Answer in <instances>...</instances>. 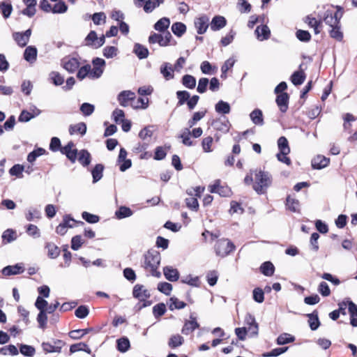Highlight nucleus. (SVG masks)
Instances as JSON below:
<instances>
[{
	"instance_id": "nucleus-54",
	"label": "nucleus",
	"mask_w": 357,
	"mask_h": 357,
	"mask_svg": "<svg viewBox=\"0 0 357 357\" xmlns=\"http://www.w3.org/2000/svg\"><path fill=\"white\" fill-rule=\"evenodd\" d=\"M166 312L167 308L164 303H159L153 307V314L155 319L161 317Z\"/></svg>"
},
{
	"instance_id": "nucleus-8",
	"label": "nucleus",
	"mask_w": 357,
	"mask_h": 357,
	"mask_svg": "<svg viewBox=\"0 0 357 357\" xmlns=\"http://www.w3.org/2000/svg\"><path fill=\"white\" fill-rule=\"evenodd\" d=\"M73 151H76V160H77L84 167H86L91 164L92 157L87 149H83L79 151L73 147Z\"/></svg>"
},
{
	"instance_id": "nucleus-26",
	"label": "nucleus",
	"mask_w": 357,
	"mask_h": 357,
	"mask_svg": "<svg viewBox=\"0 0 357 357\" xmlns=\"http://www.w3.org/2000/svg\"><path fill=\"white\" fill-rule=\"evenodd\" d=\"M275 266L271 261L263 262L259 266V271L261 274L266 277H271L274 275Z\"/></svg>"
},
{
	"instance_id": "nucleus-17",
	"label": "nucleus",
	"mask_w": 357,
	"mask_h": 357,
	"mask_svg": "<svg viewBox=\"0 0 357 357\" xmlns=\"http://www.w3.org/2000/svg\"><path fill=\"white\" fill-rule=\"evenodd\" d=\"M308 318L307 322L310 328L312 331H317L321 326V321L319 318V312L317 310H313L311 313L307 314Z\"/></svg>"
},
{
	"instance_id": "nucleus-44",
	"label": "nucleus",
	"mask_w": 357,
	"mask_h": 357,
	"mask_svg": "<svg viewBox=\"0 0 357 357\" xmlns=\"http://www.w3.org/2000/svg\"><path fill=\"white\" fill-rule=\"evenodd\" d=\"M80 351H85L87 354L91 353V349L85 342H81L79 343L73 344L70 346V352L71 354Z\"/></svg>"
},
{
	"instance_id": "nucleus-57",
	"label": "nucleus",
	"mask_w": 357,
	"mask_h": 357,
	"mask_svg": "<svg viewBox=\"0 0 357 357\" xmlns=\"http://www.w3.org/2000/svg\"><path fill=\"white\" fill-rule=\"evenodd\" d=\"M24 171V166L23 165L15 164L10 168L8 172L11 176H16L17 178H22Z\"/></svg>"
},
{
	"instance_id": "nucleus-9",
	"label": "nucleus",
	"mask_w": 357,
	"mask_h": 357,
	"mask_svg": "<svg viewBox=\"0 0 357 357\" xmlns=\"http://www.w3.org/2000/svg\"><path fill=\"white\" fill-rule=\"evenodd\" d=\"M195 26L197 29V33L202 35L206 32L209 26V18L207 15H203L199 17H197L194 22Z\"/></svg>"
},
{
	"instance_id": "nucleus-10",
	"label": "nucleus",
	"mask_w": 357,
	"mask_h": 357,
	"mask_svg": "<svg viewBox=\"0 0 357 357\" xmlns=\"http://www.w3.org/2000/svg\"><path fill=\"white\" fill-rule=\"evenodd\" d=\"M79 65V61L75 57L64 58L61 60L62 67L70 73L75 72Z\"/></svg>"
},
{
	"instance_id": "nucleus-16",
	"label": "nucleus",
	"mask_w": 357,
	"mask_h": 357,
	"mask_svg": "<svg viewBox=\"0 0 357 357\" xmlns=\"http://www.w3.org/2000/svg\"><path fill=\"white\" fill-rule=\"evenodd\" d=\"M227 21L224 16L216 15H215L210 23L211 29L213 31H217L227 25Z\"/></svg>"
},
{
	"instance_id": "nucleus-13",
	"label": "nucleus",
	"mask_w": 357,
	"mask_h": 357,
	"mask_svg": "<svg viewBox=\"0 0 357 357\" xmlns=\"http://www.w3.org/2000/svg\"><path fill=\"white\" fill-rule=\"evenodd\" d=\"M38 49L34 45H29L25 48L23 53L24 59L30 64L34 63L37 60Z\"/></svg>"
},
{
	"instance_id": "nucleus-34",
	"label": "nucleus",
	"mask_w": 357,
	"mask_h": 357,
	"mask_svg": "<svg viewBox=\"0 0 357 357\" xmlns=\"http://www.w3.org/2000/svg\"><path fill=\"white\" fill-rule=\"evenodd\" d=\"M45 248L47 249V256L50 259L57 258L61 252L60 248L54 243L47 242L45 243Z\"/></svg>"
},
{
	"instance_id": "nucleus-21",
	"label": "nucleus",
	"mask_w": 357,
	"mask_h": 357,
	"mask_svg": "<svg viewBox=\"0 0 357 357\" xmlns=\"http://www.w3.org/2000/svg\"><path fill=\"white\" fill-rule=\"evenodd\" d=\"M173 66L169 62H164L160 67V73L165 80H170L174 77Z\"/></svg>"
},
{
	"instance_id": "nucleus-18",
	"label": "nucleus",
	"mask_w": 357,
	"mask_h": 357,
	"mask_svg": "<svg viewBox=\"0 0 357 357\" xmlns=\"http://www.w3.org/2000/svg\"><path fill=\"white\" fill-rule=\"evenodd\" d=\"M165 278L169 282H176L180 278V273L177 268L171 266H166L163 268Z\"/></svg>"
},
{
	"instance_id": "nucleus-35",
	"label": "nucleus",
	"mask_w": 357,
	"mask_h": 357,
	"mask_svg": "<svg viewBox=\"0 0 357 357\" xmlns=\"http://www.w3.org/2000/svg\"><path fill=\"white\" fill-rule=\"evenodd\" d=\"M19 353L25 357H33L36 354V349L33 346L24 343L18 344Z\"/></svg>"
},
{
	"instance_id": "nucleus-2",
	"label": "nucleus",
	"mask_w": 357,
	"mask_h": 357,
	"mask_svg": "<svg viewBox=\"0 0 357 357\" xmlns=\"http://www.w3.org/2000/svg\"><path fill=\"white\" fill-rule=\"evenodd\" d=\"M144 268H149L151 269V274L152 276L157 278H161V273L158 271L160 265L161 256L160 252L154 249L149 250L144 255Z\"/></svg>"
},
{
	"instance_id": "nucleus-29",
	"label": "nucleus",
	"mask_w": 357,
	"mask_h": 357,
	"mask_svg": "<svg viewBox=\"0 0 357 357\" xmlns=\"http://www.w3.org/2000/svg\"><path fill=\"white\" fill-rule=\"evenodd\" d=\"M250 120L257 126H263L264 124V116L262 111L256 108L250 114Z\"/></svg>"
},
{
	"instance_id": "nucleus-60",
	"label": "nucleus",
	"mask_w": 357,
	"mask_h": 357,
	"mask_svg": "<svg viewBox=\"0 0 357 357\" xmlns=\"http://www.w3.org/2000/svg\"><path fill=\"white\" fill-rule=\"evenodd\" d=\"M172 284L167 282H160L158 284V290L166 296H169L172 291Z\"/></svg>"
},
{
	"instance_id": "nucleus-63",
	"label": "nucleus",
	"mask_w": 357,
	"mask_h": 357,
	"mask_svg": "<svg viewBox=\"0 0 357 357\" xmlns=\"http://www.w3.org/2000/svg\"><path fill=\"white\" fill-rule=\"evenodd\" d=\"M82 218L89 224H96L100 221V216L87 211L82 213Z\"/></svg>"
},
{
	"instance_id": "nucleus-14",
	"label": "nucleus",
	"mask_w": 357,
	"mask_h": 357,
	"mask_svg": "<svg viewBox=\"0 0 357 357\" xmlns=\"http://www.w3.org/2000/svg\"><path fill=\"white\" fill-rule=\"evenodd\" d=\"M289 98L288 93H282L276 96L275 102L282 113H285L287 111Z\"/></svg>"
},
{
	"instance_id": "nucleus-36",
	"label": "nucleus",
	"mask_w": 357,
	"mask_h": 357,
	"mask_svg": "<svg viewBox=\"0 0 357 357\" xmlns=\"http://www.w3.org/2000/svg\"><path fill=\"white\" fill-rule=\"evenodd\" d=\"M133 211L132 209L126 206H121L115 211V217L118 220L126 218L132 215Z\"/></svg>"
},
{
	"instance_id": "nucleus-38",
	"label": "nucleus",
	"mask_w": 357,
	"mask_h": 357,
	"mask_svg": "<svg viewBox=\"0 0 357 357\" xmlns=\"http://www.w3.org/2000/svg\"><path fill=\"white\" fill-rule=\"evenodd\" d=\"M331 29L329 31L330 36L336 40L337 41L341 42L343 40V32L341 31V24H333Z\"/></svg>"
},
{
	"instance_id": "nucleus-37",
	"label": "nucleus",
	"mask_w": 357,
	"mask_h": 357,
	"mask_svg": "<svg viewBox=\"0 0 357 357\" xmlns=\"http://www.w3.org/2000/svg\"><path fill=\"white\" fill-rule=\"evenodd\" d=\"M93 331V328L89 327L83 329L73 330L69 332L68 335L71 339L79 340L83 337L85 335Z\"/></svg>"
},
{
	"instance_id": "nucleus-58",
	"label": "nucleus",
	"mask_w": 357,
	"mask_h": 357,
	"mask_svg": "<svg viewBox=\"0 0 357 357\" xmlns=\"http://www.w3.org/2000/svg\"><path fill=\"white\" fill-rule=\"evenodd\" d=\"M79 110L84 116H89L94 112L95 106L89 102H84L80 105Z\"/></svg>"
},
{
	"instance_id": "nucleus-50",
	"label": "nucleus",
	"mask_w": 357,
	"mask_h": 357,
	"mask_svg": "<svg viewBox=\"0 0 357 357\" xmlns=\"http://www.w3.org/2000/svg\"><path fill=\"white\" fill-rule=\"evenodd\" d=\"M68 5L63 1H59L52 7L51 12L54 14H63L68 10Z\"/></svg>"
},
{
	"instance_id": "nucleus-53",
	"label": "nucleus",
	"mask_w": 357,
	"mask_h": 357,
	"mask_svg": "<svg viewBox=\"0 0 357 357\" xmlns=\"http://www.w3.org/2000/svg\"><path fill=\"white\" fill-rule=\"evenodd\" d=\"M200 69L203 74L213 75L217 70V67L215 66H213L209 61H204L201 63Z\"/></svg>"
},
{
	"instance_id": "nucleus-31",
	"label": "nucleus",
	"mask_w": 357,
	"mask_h": 357,
	"mask_svg": "<svg viewBox=\"0 0 357 357\" xmlns=\"http://www.w3.org/2000/svg\"><path fill=\"white\" fill-rule=\"evenodd\" d=\"M87 127L84 122H80L75 125H70L69 126L70 135H74L75 133H79L81 136H84L86 133Z\"/></svg>"
},
{
	"instance_id": "nucleus-32",
	"label": "nucleus",
	"mask_w": 357,
	"mask_h": 357,
	"mask_svg": "<svg viewBox=\"0 0 357 357\" xmlns=\"http://www.w3.org/2000/svg\"><path fill=\"white\" fill-rule=\"evenodd\" d=\"M0 11L4 19H8L13 11L10 0H4L0 2Z\"/></svg>"
},
{
	"instance_id": "nucleus-42",
	"label": "nucleus",
	"mask_w": 357,
	"mask_h": 357,
	"mask_svg": "<svg viewBox=\"0 0 357 357\" xmlns=\"http://www.w3.org/2000/svg\"><path fill=\"white\" fill-rule=\"evenodd\" d=\"M295 337L291 334L283 333L280 334L276 339L275 342L278 345H284L289 343L294 342Z\"/></svg>"
},
{
	"instance_id": "nucleus-52",
	"label": "nucleus",
	"mask_w": 357,
	"mask_h": 357,
	"mask_svg": "<svg viewBox=\"0 0 357 357\" xmlns=\"http://www.w3.org/2000/svg\"><path fill=\"white\" fill-rule=\"evenodd\" d=\"M148 42L149 44L158 43L160 47H165V43L163 41V35L161 33H157L152 31L148 38Z\"/></svg>"
},
{
	"instance_id": "nucleus-11",
	"label": "nucleus",
	"mask_w": 357,
	"mask_h": 357,
	"mask_svg": "<svg viewBox=\"0 0 357 357\" xmlns=\"http://www.w3.org/2000/svg\"><path fill=\"white\" fill-rule=\"evenodd\" d=\"M25 268L22 263L15 265H8L1 270V273L5 276H11L22 273Z\"/></svg>"
},
{
	"instance_id": "nucleus-43",
	"label": "nucleus",
	"mask_w": 357,
	"mask_h": 357,
	"mask_svg": "<svg viewBox=\"0 0 357 357\" xmlns=\"http://www.w3.org/2000/svg\"><path fill=\"white\" fill-rule=\"evenodd\" d=\"M184 342V338L179 334L172 335L168 341V346L171 349H175L182 345Z\"/></svg>"
},
{
	"instance_id": "nucleus-27",
	"label": "nucleus",
	"mask_w": 357,
	"mask_h": 357,
	"mask_svg": "<svg viewBox=\"0 0 357 357\" xmlns=\"http://www.w3.org/2000/svg\"><path fill=\"white\" fill-rule=\"evenodd\" d=\"M306 79V74L301 70H295L290 76V81L294 86L301 85Z\"/></svg>"
},
{
	"instance_id": "nucleus-59",
	"label": "nucleus",
	"mask_w": 357,
	"mask_h": 357,
	"mask_svg": "<svg viewBox=\"0 0 357 357\" xmlns=\"http://www.w3.org/2000/svg\"><path fill=\"white\" fill-rule=\"evenodd\" d=\"M89 314V308L86 305H81L78 306L75 310V317L81 319L86 318Z\"/></svg>"
},
{
	"instance_id": "nucleus-45",
	"label": "nucleus",
	"mask_w": 357,
	"mask_h": 357,
	"mask_svg": "<svg viewBox=\"0 0 357 357\" xmlns=\"http://www.w3.org/2000/svg\"><path fill=\"white\" fill-rule=\"evenodd\" d=\"M49 79L56 86H61L64 82V77L56 71H52L49 74Z\"/></svg>"
},
{
	"instance_id": "nucleus-22",
	"label": "nucleus",
	"mask_w": 357,
	"mask_h": 357,
	"mask_svg": "<svg viewBox=\"0 0 357 357\" xmlns=\"http://www.w3.org/2000/svg\"><path fill=\"white\" fill-rule=\"evenodd\" d=\"M132 52L140 60L146 59L149 55V49L146 46L138 43H135L134 44Z\"/></svg>"
},
{
	"instance_id": "nucleus-15",
	"label": "nucleus",
	"mask_w": 357,
	"mask_h": 357,
	"mask_svg": "<svg viewBox=\"0 0 357 357\" xmlns=\"http://www.w3.org/2000/svg\"><path fill=\"white\" fill-rule=\"evenodd\" d=\"M245 324L248 326V331L252 330L253 328H255V331H252L250 333V337H256L259 334V324L256 321L255 317L252 314L248 312L245 317Z\"/></svg>"
},
{
	"instance_id": "nucleus-28",
	"label": "nucleus",
	"mask_w": 357,
	"mask_h": 357,
	"mask_svg": "<svg viewBox=\"0 0 357 357\" xmlns=\"http://www.w3.org/2000/svg\"><path fill=\"white\" fill-rule=\"evenodd\" d=\"M170 25V20L169 17H163L159 19L153 25V29L158 32L163 33L167 31Z\"/></svg>"
},
{
	"instance_id": "nucleus-61",
	"label": "nucleus",
	"mask_w": 357,
	"mask_h": 357,
	"mask_svg": "<svg viewBox=\"0 0 357 357\" xmlns=\"http://www.w3.org/2000/svg\"><path fill=\"white\" fill-rule=\"evenodd\" d=\"M296 36L299 41L303 43H307L310 41L312 38V36L308 31L303 29H298L296 31Z\"/></svg>"
},
{
	"instance_id": "nucleus-6",
	"label": "nucleus",
	"mask_w": 357,
	"mask_h": 357,
	"mask_svg": "<svg viewBox=\"0 0 357 357\" xmlns=\"http://www.w3.org/2000/svg\"><path fill=\"white\" fill-rule=\"evenodd\" d=\"M127 151L121 147L119 150L116 162L119 165V170L122 172H126L132 167V160L127 158Z\"/></svg>"
},
{
	"instance_id": "nucleus-1",
	"label": "nucleus",
	"mask_w": 357,
	"mask_h": 357,
	"mask_svg": "<svg viewBox=\"0 0 357 357\" xmlns=\"http://www.w3.org/2000/svg\"><path fill=\"white\" fill-rule=\"evenodd\" d=\"M75 146V143L73 141H69L66 145L62 146L60 139L57 137H52L50 139L49 149L52 152L60 151L71 163H75L76 162L77 153L76 151H73V148Z\"/></svg>"
},
{
	"instance_id": "nucleus-56",
	"label": "nucleus",
	"mask_w": 357,
	"mask_h": 357,
	"mask_svg": "<svg viewBox=\"0 0 357 357\" xmlns=\"http://www.w3.org/2000/svg\"><path fill=\"white\" fill-rule=\"evenodd\" d=\"M41 218V212L36 208H29L25 214V218L27 221H33L34 218L40 219Z\"/></svg>"
},
{
	"instance_id": "nucleus-48",
	"label": "nucleus",
	"mask_w": 357,
	"mask_h": 357,
	"mask_svg": "<svg viewBox=\"0 0 357 357\" xmlns=\"http://www.w3.org/2000/svg\"><path fill=\"white\" fill-rule=\"evenodd\" d=\"M206 112V110H204L194 112L191 119L188 121V128L190 129L193 127L198 121L203 119L205 116Z\"/></svg>"
},
{
	"instance_id": "nucleus-7",
	"label": "nucleus",
	"mask_w": 357,
	"mask_h": 357,
	"mask_svg": "<svg viewBox=\"0 0 357 357\" xmlns=\"http://www.w3.org/2000/svg\"><path fill=\"white\" fill-rule=\"evenodd\" d=\"M211 125L216 130L220 131L224 134L229 132L231 126L229 119L225 116H224L222 119L218 118L214 119L212 121Z\"/></svg>"
},
{
	"instance_id": "nucleus-30",
	"label": "nucleus",
	"mask_w": 357,
	"mask_h": 357,
	"mask_svg": "<svg viewBox=\"0 0 357 357\" xmlns=\"http://www.w3.org/2000/svg\"><path fill=\"white\" fill-rule=\"evenodd\" d=\"M215 110L218 114L222 115L228 114L231 112V106L228 102L220 100L215 105Z\"/></svg>"
},
{
	"instance_id": "nucleus-19",
	"label": "nucleus",
	"mask_w": 357,
	"mask_h": 357,
	"mask_svg": "<svg viewBox=\"0 0 357 357\" xmlns=\"http://www.w3.org/2000/svg\"><path fill=\"white\" fill-rule=\"evenodd\" d=\"M135 98V93L131 91H122L117 96V100L122 107H127L130 100H133Z\"/></svg>"
},
{
	"instance_id": "nucleus-64",
	"label": "nucleus",
	"mask_w": 357,
	"mask_h": 357,
	"mask_svg": "<svg viewBox=\"0 0 357 357\" xmlns=\"http://www.w3.org/2000/svg\"><path fill=\"white\" fill-rule=\"evenodd\" d=\"M118 48L115 46H106L102 50V54L107 59H112L117 55Z\"/></svg>"
},
{
	"instance_id": "nucleus-55",
	"label": "nucleus",
	"mask_w": 357,
	"mask_h": 357,
	"mask_svg": "<svg viewBox=\"0 0 357 357\" xmlns=\"http://www.w3.org/2000/svg\"><path fill=\"white\" fill-rule=\"evenodd\" d=\"M288 347H276L270 351L265 352L262 354L263 357H277L285 353L288 350Z\"/></svg>"
},
{
	"instance_id": "nucleus-47",
	"label": "nucleus",
	"mask_w": 357,
	"mask_h": 357,
	"mask_svg": "<svg viewBox=\"0 0 357 357\" xmlns=\"http://www.w3.org/2000/svg\"><path fill=\"white\" fill-rule=\"evenodd\" d=\"M178 99L177 107L187 104L188 99L190 98V93L185 90L177 91L176 93Z\"/></svg>"
},
{
	"instance_id": "nucleus-49",
	"label": "nucleus",
	"mask_w": 357,
	"mask_h": 357,
	"mask_svg": "<svg viewBox=\"0 0 357 357\" xmlns=\"http://www.w3.org/2000/svg\"><path fill=\"white\" fill-rule=\"evenodd\" d=\"M235 63V60L232 58H229L225 61V63L221 66V75L220 77L223 79H225L227 77V73L228 70L233 68Z\"/></svg>"
},
{
	"instance_id": "nucleus-5",
	"label": "nucleus",
	"mask_w": 357,
	"mask_h": 357,
	"mask_svg": "<svg viewBox=\"0 0 357 357\" xmlns=\"http://www.w3.org/2000/svg\"><path fill=\"white\" fill-rule=\"evenodd\" d=\"M189 320H185L184 325L181 329V333L183 335H188L200 327L195 313L190 314Z\"/></svg>"
},
{
	"instance_id": "nucleus-62",
	"label": "nucleus",
	"mask_w": 357,
	"mask_h": 357,
	"mask_svg": "<svg viewBox=\"0 0 357 357\" xmlns=\"http://www.w3.org/2000/svg\"><path fill=\"white\" fill-rule=\"evenodd\" d=\"M47 311H41L37 315L36 320L38 323V327L41 329L44 330L47 327Z\"/></svg>"
},
{
	"instance_id": "nucleus-23",
	"label": "nucleus",
	"mask_w": 357,
	"mask_h": 357,
	"mask_svg": "<svg viewBox=\"0 0 357 357\" xmlns=\"http://www.w3.org/2000/svg\"><path fill=\"white\" fill-rule=\"evenodd\" d=\"M116 348L121 353L127 352L130 348V342L128 337L122 336L116 340Z\"/></svg>"
},
{
	"instance_id": "nucleus-40",
	"label": "nucleus",
	"mask_w": 357,
	"mask_h": 357,
	"mask_svg": "<svg viewBox=\"0 0 357 357\" xmlns=\"http://www.w3.org/2000/svg\"><path fill=\"white\" fill-rule=\"evenodd\" d=\"M181 84L187 89H193L196 86V78L192 75L185 74L181 77Z\"/></svg>"
},
{
	"instance_id": "nucleus-33",
	"label": "nucleus",
	"mask_w": 357,
	"mask_h": 357,
	"mask_svg": "<svg viewBox=\"0 0 357 357\" xmlns=\"http://www.w3.org/2000/svg\"><path fill=\"white\" fill-rule=\"evenodd\" d=\"M171 30L176 36L181 38L186 32L187 26L181 22H176L172 24Z\"/></svg>"
},
{
	"instance_id": "nucleus-46",
	"label": "nucleus",
	"mask_w": 357,
	"mask_h": 357,
	"mask_svg": "<svg viewBox=\"0 0 357 357\" xmlns=\"http://www.w3.org/2000/svg\"><path fill=\"white\" fill-rule=\"evenodd\" d=\"M170 148L171 146L169 145L167 146H157L154 150L153 159L155 160H162L165 159L167 155L166 149H169Z\"/></svg>"
},
{
	"instance_id": "nucleus-25",
	"label": "nucleus",
	"mask_w": 357,
	"mask_h": 357,
	"mask_svg": "<svg viewBox=\"0 0 357 357\" xmlns=\"http://www.w3.org/2000/svg\"><path fill=\"white\" fill-rule=\"evenodd\" d=\"M169 310L174 311V310H181L185 307L186 303L184 301H180L176 296H172L167 301Z\"/></svg>"
},
{
	"instance_id": "nucleus-12",
	"label": "nucleus",
	"mask_w": 357,
	"mask_h": 357,
	"mask_svg": "<svg viewBox=\"0 0 357 357\" xmlns=\"http://www.w3.org/2000/svg\"><path fill=\"white\" fill-rule=\"evenodd\" d=\"M329 163L330 158L322 155H317L314 157L311 161L312 168L317 170L326 167Z\"/></svg>"
},
{
	"instance_id": "nucleus-51",
	"label": "nucleus",
	"mask_w": 357,
	"mask_h": 357,
	"mask_svg": "<svg viewBox=\"0 0 357 357\" xmlns=\"http://www.w3.org/2000/svg\"><path fill=\"white\" fill-rule=\"evenodd\" d=\"M0 354L3 356L9 354L14 356L19 354V350L14 344H8L0 348Z\"/></svg>"
},
{
	"instance_id": "nucleus-4",
	"label": "nucleus",
	"mask_w": 357,
	"mask_h": 357,
	"mask_svg": "<svg viewBox=\"0 0 357 357\" xmlns=\"http://www.w3.org/2000/svg\"><path fill=\"white\" fill-rule=\"evenodd\" d=\"M236 249L234 243L228 238H221L216 241L214 245L215 255L222 258L227 257Z\"/></svg>"
},
{
	"instance_id": "nucleus-39",
	"label": "nucleus",
	"mask_w": 357,
	"mask_h": 357,
	"mask_svg": "<svg viewBox=\"0 0 357 357\" xmlns=\"http://www.w3.org/2000/svg\"><path fill=\"white\" fill-rule=\"evenodd\" d=\"M285 205L290 211L294 213H300L299 201L298 199L291 198L290 195H287Z\"/></svg>"
},
{
	"instance_id": "nucleus-20",
	"label": "nucleus",
	"mask_w": 357,
	"mask_h": 357,
	"mask_svg": "<svg viewBox=\"0 0 357 357\" xmlns=\"http://www.w3.org/2000/svg\"><path fill=\"white\" fill-rule=\"evenodd\" d=\"M255 33L259 41H263L270 38L271 30L266 24H261L257 26Z\"/></svg>"
},
{
	"instance_id": "nucleus-41",
	"label": "nucleus",
	"mask_w": 357,
	"mask_h": 357,
	"mask_svg": "<svg viewBox=\"0 0 357 357\" xmlns=\"http://www.w3.org/2000/svg\"><path fill=\"white\" fill-rule=\"evenodd\" d=\"M13 38L20 47H26L29 42L27 38L25 37L22 31H17L13 33Z\"/></svg>"
},
{
	"instance_id": "nucleus-24",
	"label": "nucleus",
	"mask_w": 357,
	"mask_h": 357,
	"mask_svg": "<svg viewBox=\"0 0 357 357\" xmlns=\"http://www.w3.org/2000/svg\"><path fill=\"white\" fill-rule=\"evenodd\" d=\"M105 169L104 165L101 163L96 164L91 170V176H92V183H96L103 176V172Z\"/></svg>"
},
{
	"instance_id": "nucleus-3",
	"label": "nucleus",
	"mask_w": 357,
	"mask_h": 357,
	"mask_svg": "<svg viewBox=\"0 0 357 357\" xmlns=\"http://www.w3.org/2000/svg\"><path fill=\"white\" fill-rule=\"evenodd\" d=\"M255 183L252 185L253 190L258 195H264L272 185L273 178L270 172L259 169L255 170Z\"/></svg>"
}]
</instances>
